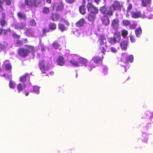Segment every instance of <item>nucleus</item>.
I'll return each instance as SVG.
<instances>
[{
    "label": "nucleus",
    "mask_w": 153,
    "mask_h": 153,
    "mask_svg": "<svg viewBox=\"0 0 153 153\" xmlns=\"http://www.w3.org/2000/svg\"><path fill=\"white\" fill-rule=\"evenodd\" d=\"M99 11L105 16H111L113 15L114 11L110 6L108 7L106 5L100 7Z\"/></svg>",
    "instance_id": "1"
},
{
    "label": "nucleus",
    "mask_w": 153,
    "mask_h": 153,
    "mask_svg": "<svg viewBox=\"0 0 153 153\" xmlns=\"http://www.w3.org/2000/svg\"><path fill=\"white\" fill-rule=\"evenodd\" d=\"M88 11L91 13L96 14L98 13V8L94 6L92 3L89 2L87 5Z\"/></svg>",
    "instance_id": "2"
},
{
    "label": "nucleus",
    "mask_w": 153,
    "mask_h": 153,
    "mask_svg": "<svg viewBox=\"0 0 153 153\" xmlns=\"http://www.w3.org/2000/svg\"><path fill=\"white\" fill-rule=\"evenodd\" d=\"M130 14L131 17L134 19H137L139 17L145 18H146V17H149V16L146 15L145 13L142 14L139 11L134 12L132 11L130 12Z\"/></svg>",
    "instance_id": "3"
},
{
    "label": "nucleus",
    "mask_w": 153,
    "mask_h": 153,
    "mask_svg": "<svg viewBox=\"0 0 153 153\" xmlns=\"http://www.w3.org/2000/svg\"><path fill=\"white\" fill-rule=\"evenodd\" d=\"M29 50L27 49L19 48L18 51V55L22 58H25L29 53Z\"/></svg>",
    "instance_id": "4"
},
{
    "label": "nucleus",
    "mask_w": 153,
    "mask_h": 153,
    "mask_svg": "<svg viewBox=\"0 0 153 153\" xmlns=\"http://www.w3.org/2000/svg\"><path fill=\"white\" fill-rule=\"evenodd\" d=\"M39 65L42 72L45 74L46 71H48L49 68L48 65H46L45 64V62L44 60H40L39 61Z\"/></svg>",
    "instance_id": "5"
},
{
    "label": "nucleus",
    "mask_w": 153,
    "mask_h": 153,
    "mask_svg": "<svg viewBox=\"0 0 153 153\" xmlns=\"http://www.w3.org/2000/svg\"><path fill=\"white\" fill-rule=\"evenodd\" d=\"M120 21L118 18H116L111 20V26L115 30H118L119 26Z\"/></svg>",
    "instance_id": "6"
},
{
    "label": "nucleus",
    "mask_w": 153,
    "mask_h": 153,
    "mask_svg": "<svg viewBox=\"0 0 153 153\" xmlns=\"http://www.w3.org/2000/svg\"><path fill=\"white\" fill-rule=\"evenodd\" d=\"M110 6L112 7V8L114 11L120 10L122 5L120 1L115 0Z\"/></svg>",
    "instance_id": "7"
},
{
    "label": "nucleus",
    "mask_w": 153,
    "mask_h": 153,
    "mask_svg": "<svg viewBox=\"0 0 153 153\" xmlns=\"http://www.w3.org/2000/svg\"><path fill=\"white\" fill-rule=\"evenodd\" d=\"M97 42L100 46H105L106 47V42L105 35L103 34H101L99 37Z\"/></svg>",
    "instance_id": "8"
},
{
    "label": "nucleus",
    "mask_w": 153,
    "mask_h": 153,
    "mask_svg": "<svg viewBox=\"0 0 153 153\" xmlns=\"http://www.w3.org/2000/svg\"><path fill=\"white\" fill-rule=\"evenodd\" d=\"M25 4L30 7H37L38 4L36 0H25Z\"/></svg>",
    "instance_id": "9"
},
{
    "label": "nucleus",
    "mask_w": 153,
    "mask_h": 153,
    "mask_svg": "<svg viewBox=\"0 0 153 153\" xmlns=\"http://www.w3.org/2000/svg\"><path fill=\"white\" fill-rule=\"evenodd\" d=\"M53 8L56 11H60L64 9V5L62 3H55L53 5Z\"/></svg>",
    "instance_id": "10"
},
{
    "label": "nucleus",
    "mask_w": 153,
    "mask_h": 153,
    "mask_svg": "<svg viewBox=\"0 0 153 153\" xmlns=\"http://www.w3.org/2000/svg\"><path fill=\"white\" fill-rule=\"evenodd\" d=\"M25 23L20 22L14 25V28L16 30H24L26 28Z\"/></svg>",
    "instance_id": "11"
},
{
    "label": "nucleus",
    "mask_w": 153,
    "mask_h": 153,
    "mask_svg": "<svg viewBox=\"0 0 153 153\" xmlns=\"http://www.w3.org/2000/svg\"><path fill=\"white\" fill-rule=\"evenodd\" d=\"M30 76L29 74L25 73L21 76L19 78V81L22 82H26L27 80H29Z\"/></svg>",
    "instance_id": "12"
},
{
    "label": "nucleus",
    "mask_w": 153,
    "mask_h": 153,
    "mask_svg": "<svg viewBox=\"0 0 153 153\" xmlns=\"http://www.w3.org/2000/svg\"><path fill=\"white\" fill-rule=\"evenodd\" d=\"M86 1L85 0H83L82 4L79 7V12L82 14L84 15L86 13V9L85 7Z\"/></svg>",
    "instance_id": "13"
},
{
    "label": "nucleus",
    "mask_w": 153,
    "mask_h": 153,
    "mask_svg": "<svg viewBox=\"0 0 153 153\" xmlns=\"http://www.w3.org/2000/svg\"><path fill=\"white\" fill-rule=\"evenodd\" d=\"M4 3H5L6 5L7 6H10L12 3L11 0H0V8L3 10L4 8L2 7Z\"/></svg>",
    "instance_id": "14"
},
{
    "label": "nucleus",
    "mask_w": 153,
    "mask_h": 153,
    "mask_svg": "<svg viewBox=\"0 0 153 153\" xmlns=\"http://www.w3.org/2000/svg\"><path fill=\"white\" fill-rule=\"evenodd\" d=\"M26 30L25 32L26 35L29 37H35L34 33L31 28H26Z\"/></svg>",
    "instance_id": "15"
},
{
    "label": "nucleus",
    "mask_w": 153,
    "mask_h": 153,
    "mask_svg": "<svg viewBox=\"0 0 153 153\" xmlns=\"http://www.w3.org/2000/svg\"><path fill=\"white\" fill-rule=\"evenodd\" d=\"M56 61L57 64L59 65L62 66L65 64V59L62 56H59Z\"/></svg>",
    "instance_id": "16"
},
{
    "label": "nucleus",
    "mask_w": 153,
    "mask_h": 153,
    "mask_svg": "<svg viewBox=\"0 0 153 153\" xmlns=\"http://www.w3.org/2000/svg\"><path fill=\"white\" fill-rule=\"evenodd\" d=\"M52 46L53 48L56 50L59 49L61 47L60 41L59 40H56L52 44Z\"/></svg>",
    "instance_id": "17"
},
{
    "label": "nucleus",
    "mask_w": 153,
    "mask_h": 153,
    "mask_svg": "<svg viewBox=\"0 0 153 153\" xmlns=\"http://www.w3.org/2000/svg\"><path fill=\"white\" fill-rule=\"evenodd\" d=\"M51 20L53 21H56L59 19L60 18V15L57 13H52L51 16Z\"/></svg>",
    "instance_id": "18"
},
{
    "label": "nucleus",
    "mask_w": 153,
    "mask_h": 153,
    "mask_svg": "<svg viewBox=\"0 0 153 153\" xmlns=\"http://www.w3.org/2000/svg\"><path fill=\"white\" fill-rule=\"evenodd\" d=\"M113 37L118 42H119L121 39V35L120 32L118 31H116L114 33Z\"/></svg>",
    "instance_id": "19"
},
{
    "label": "nucleus",
    "mask_w": 153,
    "mask_h": 153,
    "mask_svg": "<svg viewBox=\"0 0 153 153\" xmlns=\"http://www.w3.org/2000/svg\"><path fill=\"white\" fill-rule=\"evenodd\" d=\"M101 21L102 24L105 26H108L110 23V20L108 17L103 16V17L101 19Z\"/></svg>",
    "instance_id": "20"
},
{
    "label": "nucleus",
    "mask_w": 153,
    "mask_h": 153,
    "mask_svg": "<svg viewBox=\"0 0 153 153\" xmlns=\"http://www.w3.org/2000/svg\"><path fill=\"white\" fill-rule=\"evenodd\" d=\"M85 23V21L84 18H82L75 23L76 27H79L83 26Z\"/></svg>",
    "instance_id": "21"
},
{
    "label": "nucleus",
    "mask_w": 153,
    "mask_h": 153,
    "mask_svg": "<svg viewBox=\"0 0 153 153\" xmlns=\"http://www.w3.org/2000/svg\"><path fill=\"white\" fill-rule=\"evenodd\" d=\"M151 0H141V5L143 7H146L151 4Z\"/></svg>",
    "instance_id": "22"
},
{
    "label": "nucleus",
    "mask_w": 153,
    "mask_h": 153,
    "mask_svg": "<svg viewBox=\"0 0 153 153\" xmlns=\"http://www.w3.org/2000/svg\"><path fill=\"white\" fill-rule=\"evenodd\" d=\"M146 15L149 16V17H146L149 19L152 18V16L153 15V8L151 7L146 13H145Z\"/></svg>",
    "instance_id": "23"
},
{
    "label": "nucleus",
    "mask_w": 153,
    "mask_h": 153,
    "mask_svg": "<svg viewBox=\"0 0 153 153\" xmlns=\"http://www.w3.org/2000/svg\"><path fill=\"white\" fill-rule=\"evenodd\" d=\"M128 42L127 40H123L120 43V46L121 49L123 50L126 49L128 46Z\"/></svg>",
    "instance_id": "24"
},
{
    "label": "nucleus",
    "mask_w": 153,
    "mask_h": 153,
    "mask_svg": "<svg viewBox=\"0 0 153 153\" xmlns=\"http://www.w3.org/2000/svg\"><path fill=\"white\" fill-rule=\"evenodd\" d=\"M79 63H81L83 65H85L88 63V61L86 59L82 57H80L78 60Z\"/></svg>",
    "instance_id": "25"
},
{
    "label": "nucleus",
    "mask_w": 153,
    "mask_h": 153,
    "mask_svg": "<svg viewBox=\"0 0 153 153\" xmlns=\"http://www.w3.org/2000/svg\"><path fill=\"white\" fill-rule=\"evenodd\" d=\"M17 15L19 19H21L25 20L26 19V15L21 12H19L17 13Z\"/></svg>",
    "instance_id": "26"
},
{
    "label": "nucleus",
    "mask_w": 153,
    "mask_h": 153,
    "mask_svg": "<svg viewBox=\"0 0 153 153\" xmlns=\"http://www.w3.org/2000/svg\"><path fill=\"white\" fill-rule=\"evenodd\" d=\"M103 58V56L102 57H100L99 56H94L91 61L92 60H93L95 63H97L100 62H102Z\"/></svg>",
    "instance_id": "27"
},
{
    "label": "nucleus",
    "mask_w": 153,
    "mask_h": 153,
    "mask_svg": "<svg viewBox=\"0 0 153 153\" xmlns=\"http://www.w3.org/2000/svg\"><path fill=\"white\" fill-rule=\"evenodd\" d=\"M10 28L8 29H6L3 28L2 27L0 28V35L5 36L7 34L9 30H10Z\"/></svg>",
    "instance_id": "28"
},
{
    "label": "nucleus",
    "mask_w": 153,
    "mask_h": 153,
    "mask_svg": "<svg viewBox=\"0 0 153 153\" xmlns=\"http://www.w3.org/2000/svg\"><path fill=\"white\" fill-rule=\"evenodd\" d=\"M135 33L137 37H139L142 33V30L140 27L136 28L135 30Z\"/></svg>",
    "instance_id": "29"
},
{
    "label": "nucleus",
    "mask_w": 153,
    "mask_h": 153,
    "mask_svg": "<svg viewBox=\"0 0 153 153\" xmlns=\"http://www.w3.org/2000/svg\"><path fill=\"white\" fill-rule=\"evenodd\" d=\"M26 87L25 84H22L21 83L19 84L17 86V88L18 90V92H20V91H22Z\"/></svg>",
    "instance_id": "30"
},
{
    "label": "nucleus",
    "mask_w": 153,
    "mask_h": 153,
    "mask_svg": "<svg viewBox=\"0 0 153 153\" xmlns=\"http://www.w3.org/2000/svg\"><path fill=\"white\" fill-rule=\"evenodd\" d=\"M58 29L60 30L62 32H63L67 30V28L64 25L61 23L58 24Z\"/></svg>",
    "instance_id": "31"
},
{
    "label": "nucleus",
    "mask_w": 153,
    "mask_h": 153,
    "mask_svg": "<svg viewBox=\"0 0 153 153\" xmlns=\"http://www.w3.org/2000/svg\"><path fill=\"white\" fill-rule=\"evenodd\" d=\"M56 24L53 22H50L48 25L49 29L53 30L56 29Z\"/></svg>",
    "instance_id": "32"
},
{
    "label": "nucleus",
    "mask_w": 153,
    "mask_h": 153,
    "mask_svg": "<svg viewBox=\"0 0 153 153\" xmlns=\"http://www.w3.org/2000/svg\"><path fill=\"white\" fill-rule=\"evenodd\" d=\"M105 47L107 48L106 46L105 47V46H99L98 48V50L100 52L102 53L103 54H105L106 52V49Z\"/></svg>",
    "instance_id": "33"
},
{
    "label": "nucleus",
    "mask_w": 153,
    "mask_h": 153,
    "mask_svg": "<svg viewBox=\"0 0 153 153\" xmlns=\"http://www.w3.org/2000/svg\"><path fill=\"white\" fill-rule=\"evenodd\" d=\"M130 21L127 19H124L122 20L121 24L123 26H127L130 25Z\"/></svg>",
    "instance_id": "34"
},
{
    "label": "nucleus",
    "mask_w": 153,
    "mask_h": 153,
    "mask_svg": "<svg viewBox=\"0 0 153 153\" xmlns=\"http://www.w3.org/2000/svg\"><path fill=\"white\" fill-rule=\"evenodd\" d=\"M50 30L47 28H42V34L41 35L42 37L46 36V33L49 32Z\"/></svg>",
    "instance_id": "35"
},
{
    "label": "nucleus",
    "mask_w": 153,
    "mask_h": 153,
    "mask_svg": "<svg viewBox=\"0 0 153 153\" xmlns=\"http://www.w3.org/2000/svg\"><path fill=\"white\" fill-rule=\"evenodd\" d=\"M69 62L70 63L74 66L78 67L80 66L79 62H78L76 60H75L74 59H72L70 60Z\"/></svg>",
    "instance_id": "36"
},
{
    "label": "nucleus",
    "mask_w": 153,
    "mask_h": 153,
    "mask_svg": "<svg viewBox=\"0 0 153 153\" xmlns=\"http://www.w3.org/2000/svg\"><path fill=\"white\" fill-rule=\"evenodd\" d=\"M121 35L124 38H126L128 34V31L126 29H123L121 31Z\"/></svg>",
    "instance_id": "37"
},
{
    "label": "nucleus",
    "mask_w": 153,
    "mask_h": 153,
    "mask_svg": "<svg viewBox=\"0 0 153 153\" xmlns=\"http://www.w3.org/2000/svg\"><path fill=\"white\" fill-rule=\"evenodd\" d=\"M50 12V9L48 7H45L42 10V12L44 14H47L49 13Z\"/></svg>",
    "instance_id": "38"
},
{
    "label": "nucleus",
    "mask_w": 153,
    "mask_h": 153,
    "mask_svg": "<svg viewBox=\"0 0 153 153\" xmlns=\"http://www.w3.org/2000/svg\"><path fill=\"white\" fill-rule=\"evenodd\" d=\"M134 60V57L133 55H131L126 58V60L127 62H132Z\"/></svg>",
    "instance_id": "39"
},
{
    "label": "nucleus",
    "mask_w": 153,
    "mask_h": 153,
    "mask_svg": "<svg viewBox=\"0 0 153 153\" xmlns=\"http://www.w3.org/2000/svg\"><path fill=\"white\" fill-rule=\"evenodd\" d=\"M29 25L32 27H35L36 25V23L35 20L32 19H31L29 22Z\"/></svg>",
    "instance_id": "40"
},
{
    "label": "nucleus",
    "mask_w": 153,
    "mask_h": 153,
    "mask_svg": "<svg viewBox=\"0 0 153 153\" xmlns=\"http://www.w3.org/2000/svg\"><path fill=\"white\" fill-rule=\"evenodd\" d=\"M9 87L11 88H14L16 86L15 82L11 80H10L9 84Z\"/></svg>",
    "instance_id": "41"
},
{
    "label": "nucleus",
    "mask_w": 153,
    "mask_h": 153,
    "mask_svg": "<svg viewBox=\"0 0 153 153\" xmlns=\"http://www.w3.org/2000/svg\"><path fill=\"white\" fill-rule=\"evenodd\" d=\"M95 17V16L94 15L88 14V19L89 21H93Z\"/></svg>",
    "instance_id": "42"
},
{
    "label": "nucleus",
    "mask_w": 153,
    "mask_h": 153,
    "mask_svg": "<svg viewBox=\"0 0 153 153\" xmlns=\"http://www.w3.org/2000/svg\"><path fill=\"white\" fill-rule=\"evenodd\" d=\"M0 24L2 27H4L7 25L5 19H0Z\"/></svg>",
    "instance_id": "43"
},
{
    "label": "nucleus",
    "mask_w": 153,
    "mask_h": 153,
    "mask_svg": "<svg viewBox=\"0 0 153 153\" xmlns=\"http://www.w3.org/2000/svg\"><path fill=\"white\" fill-rule=\"evenodd\" d=\"M108 42L112 45H114L117 43H118L113 37L110 38Z\"/></svg>",
    "instance_id": "44"
},
{
    "label": "nucleus",
    "mask_w": 153,
    "mask_h": 153,
    "mask_svg": "<svg viewBox=\"0 0 153 153\" xmlns=\"http://www.w3.org/2000/svg\"><path fill=\"white\" fill-rule=\"evenodd\" d=\"M95 67V66L93 64L91 61H90V64L87 67L88 70L90 71H91L93 68H94Z\"/></svg>",
    "instance_id": "45"
},
{
    "label": "nucleus",
    "mask_w": 153,
    "mask_h": 153,
    "mask_svg": "<svg viewBox=\"0 0 153 153\" xmlns=\"http://www.w3.org/2000/svg\"><path fill=\"white\" fill-rule=\"evenodd\" d=\"M132 8V5L131 3H129L127 6L126 11L128 13L130 11Z\"/></svg>",
    "instance_id": "46"
},
{
    "label": "nucleus",
    "mask_w": 153,
    "mask_h": 153,
    "mask_svg": "<svg viewBox=\"0 0 153 153\" xmlns=\"http://www.w3.org/2000/svg\"><path fill=\"white\" fill-rule=\"evenodd\" d=\"M7 47L6 45L4 42L0 43V51H1Z\"/></svg>",
    "instance_id": "47"
},
{
    "label": "nucleus",
    "mask_w": 153,
    "mask_h": 153,
    "mask_svg": "<svg viewBox=\"0 0 153 153\" xmlns=\"http://www.w3.org/2000/svg\"><path fill=\"white\" fill-rule=\"evenodd\" d=\"M5 68L7 70H11L12 66L10 64H6L5 65Z\"/></svg>",
    "instance_id": "48"
},
{
    "label": "nucleus",
    "mask_w": 153,
    "mask_h": 153,
    "mask_svg": "<svg viewBox=\"0 0 153 153\" xmlns=\"http://www.w3.org/2000/svg\"><path fill=\"white\" fill-rule=\"evenodd\" d=\"M61 21L64 23L67 26H68L70 25V24L68 21L65 19L62 18L61 19Z\"/></svg>",
    "instance_id": "49"
},
{
    "label": "nucleus",
    "mask_w": 153,
    "mask_h": 153,
    "mask_svg": "<svg viewBox=\"0 0 153 153\" xmlns=\"http://www.w3.org/2000/svg\"><path fill=\"white\" fill-rule=\"evenodd\" d=\"M23 42L22 41L19 40L16 41V46L19 47L22 46L23 44Z\"/></svg>",
    "instance_id": "50"
},
{
    "label": "nucleus",
    "mask_w": 153,
    "mask_h": 153,
    "mask_svg": "<svg viewBox=\"0 0 153 153\" xmlns=\"http://www.w3.org/2000/svg\"><path fill=\"white\" fill-rule=\"evenodd\" d=\"M129 28L131 29H135L137 26V24L136 23H134L132 24H131L130 23V25H129Z\"/></svg>",
    "instance_id": "51"
},
{
    "label": "nucleus",
    "mask_w": 153,
    "mask_h": 153,
    "mask_svg": "<svg viewBox=\"0 0 153 153\" xmlns=\"http://www.w3.org/2000/svg\"><path fill=\"white\" fill-rule=\"evenodd\" d=\"M39 87L36 86H34L33 88V91L38 94L39 93Z\"/></svg>",
    "instance_id": "52"
},
{
    "label": "nucleus",
    "mask_w": 153,
    "mask_h": 153,
    "mask_svg": "<svg viewBox=\"0 0 153 153\" xmlns=\"http://www.w3.org/2000/svg\"><path fill=\"white\" fill-rule=\"evenodd\" d=\"M130 40L131 42H134L135 41V37L131 35L130 36Z\"/></svg>",
    "instance_id": "53"
},
{
    "label": "nucleus",
    "mask_w": 153,
    "mask_h": 153,
    "mask_svg": "<svg viewBox=\"0 0 153 153\" xmlns=\"http://www.w3.org/2000/svg\"><path fill=\"white\" fill-rule=\"evenodd\" d=\"M65 2L68 4H73L76 2V0H65Z\"/></svg>",
    "instance_id": "54"
},
{
    "label": "nucleus",
    "mask_w": 153,
    "mask_h": 153,
    "mask_svg": "<svg viewBox=\"0 0 153 153\" xmlns=\"http://www.w3.org/2000/svg\"><path fill=\"white\" fill-rule=\"evenodd\" d=\"M14 38L17 39H19L20 37V36L17 34L16 33H14L12 34Z\"/></svg>",
    "instance_id": "55"
},
{
    "label": "nucleus",
    "mask_w": 153,
    "mask_h": 153,
    "mask_svg": "<svg viewBox=\"0 0 153 153\" xmlns=\"http://www.w3.org/2000/svg\"><path fill=\"white\" fill-rule=\"evenodd\" d=\"M6 18V15L4 12H3L1 14V16L0 19H5Z\"/></svg>",
    "instance_id": "56"
},
{
    "label": "nucleus",
    "mask_w": 153,
    "mask_h": 153,
    "mask_svg": "<svg viewBox=\"0 0 153 153\" xmlns=\"http://www.w3.org/2000/svg\"><path fill=\"white\" fill-rule=\"evenodd\" d=\"M27 47L30 51H32L34 50V47L32 46L27 45Z\"/></svg>",
    "instance_id": "57"
},
{
    "label": "nucleus",
    "mask_w": 153,
    "mask_h": 153,
    "mask_svg": "<svg viewBox=\"0 0 153 153\" xmlns=\"http://www.w3.org/2000/svg\"><path fill=\"white\" fill-rule=\"evenodd\" d=\"M111 51L113 53H116L117 51L116 49L114 47L111 48Z\"/></svg>",
    "instance_id": "58"
},
{
    "label": "nucleus",
    "mask_w": 153,
    "mask_h": 153,
    "mask_svg": "<svg viewBox=\"0 0 153 153\" xmlns=\"http://www.w3.org/2000/svg\"><path fill=\"white\" fill-rule=\"evenodd\" d=\"M121 68L122 70L123 69H124L125 71L126 72V68L125 66H124V65H122L121 66Z\"/></svg>",
    "instance_id": "59"
},
{
    "label": "nucleus",
    "mask_w": 153,
    "mask_h": 153,
    "mask_svg": "<svg viewBox=\"0 0 153 153\" xmlns=\"http://www.w3.org/2000/svg\"><path fill=\"white\" fill-rule=\"evenodd\" d=\"M101 0H94V1L97 4H98L100 1Z\"/></svg>",
    "instance_id": "60"
},
{
    "label": "nucleus",
    "mask_w": 153,
    "mask_h": 153,
    "mask_svg": "<svg viewBox=\"0 0 153 153\" xmlns=\"http://www.w3.org/2000/svg\"><path fill=\"white\" fill-rule=\"evenodd\" d=\"M46 50V48L45 47H43L41 48V51L42 52H45Z\"/></svg>",
    "instance_id": "61"
},
{
    "label": "nucleus",
    "mask_w": 153,
    "mask_h": 153,
    "mask_svg": "<svg viewBox=\"0 0 153 153\" xmlns=\"http://www.w3.org/2000/svg\"><path fill=\"white\" fill-rule=\"evenodd\" d=\"M22 41H24L25 43H27L28 42L27 38L23 39Z\"/></svg>",
    "instance_id": "62"
},
{
    "label": "nucleus",
    "mask_w": 153,
    "mask_h": 153,
    "mask_svg": "<svg viewBox=\"0 0 153 153\" xmlns=\"http://www.w3.org/2000/svg\"><path fill=\"white\" fill-rule=\"evenodd\" d=\"M46 1L48 3L51 4V3L52 0H46Z\"/></svg>",
    "instance_id": "63"
},
{
    "label": "nucleus",
    "mask_w": 153,
    "mask_h": 153,
    "mask_svg": "<svg viewBox=\"0 0 153 153\" xmlns=\"http://www.w3.org/2000/svg\"><path fill=\"white\" fill-rule=\"evenodd\" d=\"M25 94L26 96H27L29 94V92L27 91H25Z\"/></svg>",
    "instance_id": "64"
}]
</instances>
